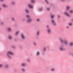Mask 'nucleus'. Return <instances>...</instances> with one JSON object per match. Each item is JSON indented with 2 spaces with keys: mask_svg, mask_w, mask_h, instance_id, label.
Returning <instances> with one entry per match:
<instances>
[{
  "mask_svg": "<svg viewBox=\"0 0 73 73\" xmlns=\"http://www.w3.org/2000/svg\"><path fill=\"white\" fill-rule=\"evenodd\" d=\"M26 17L27 19V23H31L32 21V19L31 18L29 15H27L26 16Z\"/></svg>",
  "mask_w": 73,
  "mask_h": 73,
  "instance_id": "f257e3e1",
  "label": "nucleus"
},
{
  "mask_svg": "<svg viewBox=\"0 0 73 73\" xmlns=\"http://www.w3.org/2000/svg\"><path fill=\"white\" fill-rule=\"evenodd\" d=\"M46 27L47 28L46 29L47 31V33H48V34H50L51 33V29L49 28V26L48 25H47L46 26Z\"/></svg>",
  "mask_w": 73,
  "mask_h": 73,
  "instance_id": "f03ea898",
  "label": "nucleus"
},
{
  "mask_svg": "<svg viewBox=\"0 0 73 73\" xmlns=\"http://www.w3.org/2000/svg\"><path fill=\"white\" fill-rule=\"evenodd\" d=\"M51 21L52 24L53 25H54V26H56V24H57L56 23V22L54 20L52 19L51 20Z\"/></svg>",
  "mask_w": 73,
  "mask_h": 73,
  "instance_id": "7ed1b4c3",
  "label": "nucleus"
},
{
  "mask_svg": "<svg viewBox=\"0 0 73 73\" xmlns=\"http://www.w3.org/2000/svg\"><path fill=\"white\" fill-rule=\"evenodd\" d=\"M21 38L23 40H24L26 38L24 35L23 34H22L21 35Z\"/></svg>",
  "mask_w": 73,
  "mask_h": 73,
  "instance_id": "20e7f679",
  "label": "nucleus"
},
{
  "mask_svg": "<svg viewBox=\"0 0 73 73\" xmlns=\"http://www.w3.org/2000/svg\"><path fill=\"white\" fill-rule=\"evenodd\" d=\"M59 40H60V42L61 43V44H62V43H64V40H64V39L63 38H59Z\"/></svg>",
  "mask_w": 73,
  "mask_h": 73,
  "instance_id": "39448f33",
  "label": "nucleus"
},
{
  "mask_svg": "<svg viewBox=\"0 0 73 73\" xmlns=\"http://www.w3.org/2000/svg\"><path fill=\"white\" fill-rule=\"evenodd\" d=\"M64 14L65 16H67V17H70V15L67 12H65L64 13Z\"/></svg>",
  "mask_w": 73,
  "mask_h": 73,
  "instance_id": "423d86ee",
  "label": "nucleus"
},
{
  "mask_svg": "<svg viewBox=\"0 0 73 73\" xmlns=\"http://www.w3.org/2000/svg\"><path fill=\"white\" fill-rule=\"evenodd\" d=\"M13 53L11 51H9L7 53V54L9 58H10V57L9 56V54H13Z\"/></svg>",
  "mask_w": 73,
  "mask_h": 73,
  "instance_id": "0eeeda50",
  "label": "nucleus"
},
{
  "mask_svg": "<svg viewBox=\"0 0 73 73\" xmlns=\"http://www.w3.org/2000/svg\"><path fill=\"white\" fill-rule=\"evenodd\" d=\"M65 45H68V41L67 40H64V43Z\"/></svg>",
  "mask_w": 73,
  "mask_h": 73,
  "instance_id": "6e6552de",
  "label": "nucleus"
},
{
  "mask_svg": "<svg viewBox=\"0 0 73 73\" xmlns=\"http://www.w3.org/2000/svg\"><path fill=\"white\" fill-rule=\"evenodd\" d=\"M8 38H9V40H12V37L11 35L9 36H8Z\"/></svg>",
  "mask_w": 73,
  "mask_h": 73,
  "instance_id": "1a4fd4ad",
  "label": "nucleus"
},
{
  "mask_svg": "<svg viewBox=\"0 0 73 73\" xmlns=\"http://www.w3.org/2000/svg\"><path fill=\"white\" fill-rule=\"evenodd\" d=\"M40 35V31H37L36 33V36H38Z\"/></svg>",
  "mask_w": 73,
  "mask_h": 73,
  "instance_id": "9d476101",
  "label": "nucleus"
},
{
  "mask_svg": "<svg viewBox=\"0 0 73 73\" xmlns=\"http://www.w3.org/2000/svg\"><path fill=\"white\" fill-rule=\"evenodd\" d=\"M69 9H70V7L68 6H67L66 7V10L67 11H68Z\"/></svg>",
  "mask_w": 73,
  "mask_h": 73,
  "instance_id": "9b49d317",
  "label": "nucleus"
},
{
  "mask_svg": "<svg viewBox=\"0 0 73 73\" xmlns=\"http://www.w3.org/2000/svg\"><path fill=\"white\" fill-rule=\"evenodd\" d=\"M7 30L8 32H11V27H8Z\"/></svg>",
  "mask_w": 73,
  "mask_h": 73,
  "instance_id": "f8f14e48",
  "label": "nucleus"
},
{
  "mask_svg": "<svg viewBox=\"0 0 73 73\" xmlns=\"http://www.w3.org/2000/svg\"><path fill=\"white\" fill-rule=\"evenodd\" d=\"M15 2L13 1H12L11 2V4L12 5H15Z\"/></svg>",
  "mask_w": 73,
  "mask_h": 73,
  "instance_id": "ddd939ff",
  "label": "nucleus"
},
{
  "mask_svg": "<svg viewBox=\"0 0 73 73\" xmlns=\"http://www.w3.org/2000/svg\"><path fill=\"white\" fill-rule=\"evenodd\" d=\"M33 45H34L35 46H36V45H37V43H36V42H33Z\"/></svg>",
  "mask_w": 73,
  "mask_h": 73,
  "instance_id": "4468645a",
  "label": "nucleus"
},
{
  "mask_svg": "<svg viewBox=\"0 0 73 73\" xmlns=\"http://www.w3.org/2000/svg\"><path fill=\"white\" fill-rule=\"evenodd\" d=\"M28 7H29V8H33V7L32 5L30 4L29 5Z\"/></svg>",
  "mask_w": 73,
  "mask_h": 73,
  "instance_id": "2eb2a0df",
  "label": "nucleus"
},
{
  "mask_svg": "<svg viewBox=\"0 0 73 73\" xmlns=\"http://www.w3.org/2000/svg\"><path fill=\"white\" fill-rule=\"evenodd\" d=\"M3 6L5 8H7L8 7V6H7L5 4H3Z\"/></svg>",
  "mask_w": 73,
  "mask_h": 73,
  "instance_id": "dca6fc26",
  "label": "nucleus"
},
{
  "mask_svg": "<svg viewBox=\"0 0 73 73\" xmlns=\"http://www.w3.org/2000/svg\"><path fill=\"white\" fill-rule=\"evenodd\" d=\"M69 45L70 46H73V42H70L69 44Z\"/></svg>",
  "mask_w": 73,
  "mask_h": 73,
  "instance_id": "f3484780",
  "label": "nucleus"
},
{
  "mask_svg": "<svg viewBox=\"0 0 73 73\" xmlns=\"http://www.w3.org/2000/svg\"><path fill=\"white\" fill-rule=\"evenodd\" d=\"M25 12L27 13H29V10L28 9H25Z\"/></svg>",
  "mask_w": 73,
  "mask_h": 73,
  "instance_id": "a211bd4d",
  "label": "nucleus"
},
{
  "mask_svg": "<svg viewBox=\"0 0 73 73\" xmlns=\"http://www.w3.org/2000/svg\"><path fill=\"white\" fill-rule=\"evenodd\" d=\"M39 10L40 11H42V7H41V8H39Z\"/></svg>",
  "mask_w": 73,
  "mask_h": 73,
  "instance_id": "6ab92c4d",
  "label": "nucleus"
},
{
  "mask_svg": "<svg viewBox=\"0 0 73 73\" xmlns=\"http://www.w3.org/2000/svg\"><path fill=\"white\" fill-rule=\"evenodd\" d=\"M51 17L52 19H53V17H54V15H51Z\"/></svg>",
  "mask_w": 73,
  "mask_h": 73,
  "instance_id": "aec40b11",
  "label": "nucleus"
},
{
  "mask_svg": "<svg viewBox=\"0 0 73 73\" xmlns=\"http://www.w3.org/2000/svg\"><path fill=\"white\" fill-rule=\"evenodd\" d=\"M19 31L15 33V35H17L19 34Z\"/></svg>",
  "mask_w": 73,
  "mask_h": 73,
  "instance_id": "412c9836",
  "label": "nucleus"
},
{
  "mask_svg": "<svg viewBox=\"0 0 73 73\" xmlns=\"http://www.w3.org/2000/svg\"><path fill=\"white\" fill-rule=\"evenodd\" d=\"M68 25L70 26V27L72 25V23H69L68 24Z\"/></svg>",
  "mask_w": 73,
  "mask_h": 73,
  "instance_id": "4be33fe9",
  "label": "nucleus"
},
{
  "mask_svg": "<svg viewBox=\"0 0 73 73\" xmlns=\"http://www.w3.org/2000/svg\"><path fill=\"white\" fill-rule=\"evenodd\" d=\"M11 19L12 21H15V19L14 18H12Z\"/></svg>",
  "mask_w": 73,
  "mask_h": 73,
  "instance_id": "5701e85b",
  "label": "nucleus"
},
{
  "mask_svg": "<svg viewBox=\"0 0 73 73\" xmlns=\"http://www.w3.org/2000/svg\"><path fill=\"white\" fill-rule=\"evenodd\" d=\"M69 12L70 13H72L73 12V11L72 10H70V11Z\"/></svg>",
  "mask_w": 73,
  "mask_h": 73,
  "instance_id": "b1692460",
  "label": "nucleus"
},
{
  "mask_svg": "<svg viewBox=\"0 0 73 73\" xmlns=\"http://www.w3.org/2000/svg\"><path fill=\"white\" fill-rule=\"evenodd\" d=\"M40 54V52H36V55H38Z\"/></svg>",
  "mask_w": 73,
  "mask_h": 73,
  "instance_id": "393cba45",
  "label": "nucleus"
},
{
  "mask_svg": "<svg viewBox=\"0 0 73 73\" xmlns=\"http://www.w3.org/2000/svg\"><path fill=\"white\" fill-rule=\"evenodd\" d=\"M31 2L32 3H33L35 2V1H33V0H31Z\"/></svg>",
  "mask_w": 73,
  "mask_h": 73,
  "instance_id": "a878e982",
  "label": "nucleus"
},
{
  "mask_svg": "<svg viewBox=\"0 0 73 73\" xmlns=\"http://www.w3.org/2000/svg\"><path fill=\"white\" fill-rule=\"evenodd\" d=\"M21 65H22V66H25V63H22L21 64Z\"/></svg>",
  "mask_w": 73,
  "mask_h": 73,
  "instance_id": "bb28decb",
  "label": "nucleus"
},
{
  "mask_svg": "<svg viewBox=\"0 0 73 73\" xmlns=\"http://www.w3.org/2000/svg\"><path fill=\"white\" fill-rule=\"evenodd\" d=\"M3 64H0V68H1V67H3Z\"/></svg>",
  "mask_w": 73,
  "mask_h": 73,
  "instance_id": "cd10ccee",
  "label": "nucleus"
},
{
  "mask_svg": "<svg viewBox=\"0 0 73 73\" xmlns=\"http://www.w3.org/2000/svg\"><path fill=\"white\" fill-rule=\"evenodd\" d=\"M60 49L61 50H64V49H63V48H60Z\"/></svg>",
  "mask_w": 73,
  "mask_h": 73,
  "instance_id": "c85d7f7f",
  "label": "nucleus"
},
{
  "mask_svg": "<svg viewBox=\"0 0 73 73\" xmlns=\"http://www.w3.org/2000/svg\"><path fill=\"white\" fill-rule=\"evenodd\" d=\"M22 71H23V72H25V69H24V68H22Z\"/></svg>",
  "mask_w": 73,
  "mask_h": 73,
  "instance_id": "c756f323",
  "label": "nucleus"
},
{
  "mask_svg": "<svg viewBox=\"0 0 73 73\" xmlns=\"http://www.w3.org/2000/svg\"><path fill=\"white\" fill-rule=\"evenodd\" d=\"M47 11H49L50 10V8L49 7H48L47 8Z\"/></svg>",
  "mask_w": 73,
  "mask_h": 73,
  "instance_id": "7c9ffc66",
  "label": "nucleus"
},
{
  "mask_svg": "<svg viewBox=\"0 0 73 73\" xmlns=\"http://www.w3.org/2000/svg\"><path fill=\"white\" fill-rule=\"evenodd\" d=\"M66 28H67V29H69V27L68 26H66Z\"/></svg>",
  "mask_w": 73,
  "mask_h": 73,
  "instance_id": "2f4dec72",
  "label": "nucleus"
},
{
  "mask_svg": "<svg viewBox=\"0 0 73 73\" xmlns=\"http://www.w3.org/2000/svg\"><path fill=\"white\" fill-rule=\"evenodd\" d=\"M8 67V65H6L5 66V67L6 68H7Z\"/></svg>",
  "mask_w": 73,
  "mask_h": 73,
  "instance_id": "473e14b6",
  "label": "nucleus"
},
{
  "mask_svg": "<svg viewBox=\"0 0 73 73\" xmlns=\"http://www.w3.org/2000/svg\"><path fill=\"white\" fill-rule=\"evenodd\" d=\"M45 1L46 2V3L48 4V1H47V0H45Z\"/></svg>",
  "mask_w": 73,
  "mask_h": 73,
  "instance_id": "72a5a7b5",
  "label": "nucleus"
},
{
  "mask_svg": "<svg viewBox=\"0 0 73 73\" xmlns=\"http://www.w3.org/2000/svg\"><path fill=\"white\" fill-rule=\"evenodd\" d=\"M54 69L53 68L51 69V71H54Z\"/></svg>",
  "mask_w": 73,
  "mask_h": 73,
  "instance_id": "f704fd0d",
  "label": "nucleus"
},
{
  "mask_svg": "<svg viewBox=\"0 0 73 73\" xmlns=\"http://www.w3.org/2000/svg\"><path fill=\"white\" fill-rule=\"evenodd\" d=\"M4 24V23L3 22H1V25H3V24Z\"/></svg>",
  "mask_w": 73,
  "mask_h": 73,
  "instance_id": "c9c22d12",
  "label": "nucleus"
},
{
  "mask_svg": "<svg viewBox=\"0 0 73 73\" xmlns=\"http://www.w3.org/2000/svg\"><path fill=\"white\" fill-rule=\"evenodd\" d=\"M37 21H40V19H37Z\"/></svg>",
  "mask_w": 73,
  "mask_h": 73,
  "instance_id": "e433bc0d",
  "label": "nucleus"
},
{
  "mask_svg": "<svg viewBox=\"0 0 73 73\" xmlns=\"http://www.w3.org/2000/svg\"><path fill=\"white\" fill-rule=\"evenodd\" d=\"M61 1H65V0H60Z\"/></svg>",
  "mask_w": 73,
  "mask_h": 73,
  "instance_id": "4c0bfd02",
  "label": "nucleus"
},
{
  "mask_svg": "<svg viewBox=\"0 0 73 73\" xmlns=\"http://www.w3.org/2000/svg\"><path fill=\"white\" fill-rule=\"evenodd\" d=\"M58 18H60V15H58Z\"/></svg>",
  "mask_w": 73,
  "mask_h": 73,
  "instance_id": "58836bf2",
  "label": "nucleus"
},
{
  "mask_svg": "<svg viewBox=\"0 0 73 73\" xmlns=\"http://www.w3.org/2000/svg\"><path fill=\"white\" fill-rule=\"evenodd\" d=\"M3 0H0L1 1L3 2Z\"/></svg>",
  "mask_w": 73,
  "mask_h": 73,
  "instance_id": "ea45409f",
  "label": "nucleus"
},
{
  "mask_svg": "<svg viewBox=\"0 0 73 73\" xmlns=\"http://www.w3.org/2000/svg\"><path fill=\"white\" fill-rule=\"evenodd\" d=\"M44 50H45V49L44 48Z\"/></svg>",
  "mask_w": 73,
  "mask_h": 73,
  "instance_id": "a19ab883",
  "label": "nucleus"
},
{
  "mask_svg": "<svg viewBox=\"0 0 73 73\" xmlns=\"http://www.w3.org/2000/svg\"><path fill=\"white\" fill-rule=\"evenodd\" d=\"M0 10H1V9L0 8Z\"/></svg>",
  "mask_w": 73,
  "mask_h": 73,
  "instance_id": "79ce46f5",
  "label": "nucleus"
},
{
  "mask_svg": "<svg viewBox=\"0 0 73 73\" xmlns=\"http://www.w3.org/2000/svg\"><path fill=\"white\" fill-rule=\"evenodd\" d=\"M72 21H73V19L72 20Z\"/></svg>",
  "mask_w": 73,
  "mask_h": 73,
  "instance_id": "37998d69",
  "label": "nucleus"
}]
</instances>
